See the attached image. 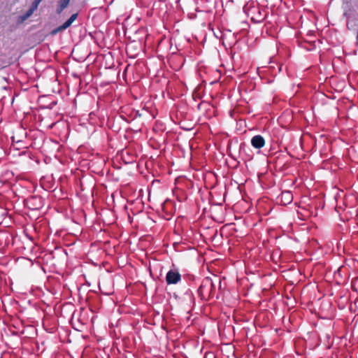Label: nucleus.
Listing matches in <instances>:
<instances>
[{
	"mask_svg": "<svg viewBox=\"0 0 358 358\" xmlns=\"http://www.w3.org/2000/svg\"><path fill=\"white\" fill-rule=\"evenodd\" d=\"M71 24H72L69 21L66 20L62 25L59 26L56 30L53 31V34L64 30L69 27Z\"/></svg>",
	"mask_w": 358,
	"mask_h": 358,
	"instance_id": "obj_6",
	"label": "nucleus"
},
{
	"mask_svg": "<svg viewBox=\"0 0 358 358\" xmlns=\"http://www.w3.org/2000/svg\"><path fill=\"white\" fill-rule=\"evenodd\" d=\"M251 144L254 148L260 149L265 145V140L261 135H256L252 138Z\"/></svg>",
	"mask_w": 358,
	"mask_h": 358,
	"instance_id": "obj_3",
	"label": "nucleus"
},
{
	"mask_svg": "<svg viewBox=\"0 0 358 358\" xmlns=\"http://www.w3.org/2000/svg\"><path fill=\"white\" fill-rule=\"evenodd\" d=\"M252 85V83L250 82V83H248L247 87L248 89L250 88Z\"/></svg>",
	"mask_w": 358,
	"mask_h": 358,
	"instance_id": "obj_11",
	"label": "nucleus"
},
{
	"mask_svg": "<svg viewBox=\"0 0 358 358\" xmlns=\"http://www.w3.org/2000/svg\"><path fill=\"white\" fill-rule=\"evenodd\" d=\"M71 0H60L58 3V7L57 8V13L60 14L64 8H66Z\"/></svg>",
	"mask_w": 358,
	"mask_h": 358,
	"instance_id": "obj_5",
	"label": "nucleus"
},
{
	"mask_svg": "<svg viewBox=\"0 0 358 358\" xmlns=\"http://www.w3.org/2000/svg\"><path fill=\"white\" fill-rule=\"evenodd\" d=\"M77 17H78L77 13L73 14L70 17V18L68 20V21H69L72 24L77 19Z\"/></svg>",
	"mask_w": 358,
	"mask_h": 358,
	"instance_id": "obj_9",
	"label": "nucleus"
},
{
	"mask_svg": "<svg viewBox=\"0 0 358 358\" xmlns=\"http://www.w3.org/2000/svg\"><path fill=\"white\" fill-rule=\"evenodd\" d=\"M41 1L42 0H34L29 9L31 11L34 12L37 9V8H38V5L40 4V3L41 2Z\"/></svg>",
	"mask_w": 358,
	"mask_h": 358,
	"instance_id": "obj_8",
	"label": "nucleus"
},
{
	"mask_svg": "<svg viewBox=\"0 0 358 358\" xmlns=\"http://www.w3.org/2000/svg\"><path fill=\"white\" fill-rule=\"evenodd\" d=\"M181 276L178 271L171 270L166 276L167 284H176L180 280Z\"/></svg>",
	"mask_w": 358,
	"mask_h": 358,
	"instance_id": "obj_2",
	"label": "nucleus"
},
{
	"mask_svg": "<svg viewBox=\"0 0 358 358\" xmlns=\"http://www.w3.org/2000/svg\"><path fill=\"white\" fill-rule=\"evenodd\" d=\"M204 282H205L206 285H207L208 284H209L210 286L213 285L212 282L209 279H206Z\"/></svg>",
	"mask_w": 358,
	"mask_h": 358,
	"instance_id": "obj_10",
	"label": "nucleus"
},
{
	"mask_svg": "<svg viewBox=\"0 0 358 358\" xmlns=\"http://www.w3.org/2000/svg\"><path fill=\"white\" fill-rule=\"evenodd\" d=\"M250 16V20L254 22H260L264 20L258 8L255 7V1H252L250 8L248 9V17Z\"/></svg>",
	"mask_w": 358,
	"mask_h": 358,
	"instance_id": "obj_1",
	"label": "nucleus"
},
{
	"mask_svg": "<svg viewBox=\"0 0 358 358\" xmlns=\"http://www.w3.org/2000/svg\"><path fill=\"white\" fill-rule=\"evenodd\" d=\"M34 13L30 9H29L24 15H20L19 17V20L22 22L28 19L32 14Z\"/></svg>",
	"mask_w": 358,
	"mask_h": 358,
	"instance_id": "obj_7",
	"label": "nucleus"
},
{
	"mask_svg": "<svg viewBox=\"0 0 358 358\" xmlns=\"http://www.w3.org/2000/svg\"><path fill=\"white\" fill-rule=\"evenodd\" d=\"M281 202L283 205H287L292 201L293 196L289 191H284L280 194Z\"/></svg>",
	"mask_w": 358,
	"mask_h": 358,
	"instance_id": "obj_4",
	"label": "nucleus"
},
{
	"mask_svg": "<svg viewBox=\"0 0 358 358\" xmlns=\"http://www.w3.org/2000/svg\"><path fill=\"white\" fill-rule=\"evenodd\" d=\"M245 8H246V5L243 7V9L245 10Z\"/></svg>",
	"mask_w": 358,
	"mask_h": 358,
	"instance_id": "obj_12",
	"label": "nucleus"
}]
</instances>
